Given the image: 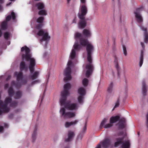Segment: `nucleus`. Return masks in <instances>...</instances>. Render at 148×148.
I'll use <instances>...</instances> for the list:
<instances>
[{"instance_id":"1","label":"nucleus","mask_w":148,"mask_h":148,"mask_svg":"<svg viewBox=\"0 0 148 148\" xmlns=\"http://www.w3.org/2000/svg\"><path fill=\"white\" fill-rule=\"evenodd\" d=\"M71 88V85L69 83L64 85V89L61 93V97L60 100V105L62 106L60 110V113L62 117L66 118H71L76 116L75 112H67L66 110L76 111L79 107L77 103H71L70 101L66 100L67 97L69 94L68 90Z\"/></svg>"},{"instance_id":"2","label":"nucleus","mask_w":148,"mask_h":148,"mask_svg":"<svg viewBox=\"0 0 148 148\" xmlns=\"http://www.w3.org/2000/svg\"><path fill=\"white\" fill-rule=\"evenodd\" d=\"M21 50L22 52L25 51V54L23 53L22 54V60H25L29 62V67L31 73V78L32 80L37 78L38 75V72H35L33 74H32L34 71V67L36 65V61L35 59L32 57L31 54L29 53V49L25 46L22 47Z\"/></svg>"},{"instance_id":"3","label":"nucleus","mask_w":148,"mask_h":148,"mask_svg":"<svg viewBox=\"0 0 148 148\" xmlns=\"http://www.w3.org/2000/svg\"><path fill=\"white\" fill-rule=\"evenodd\" d=\"M74 38L76 40L73 49L72 50L70 55V59H73L76 56L75 51H79L81 48V46H85L89 42L88 39L83 38L82 35L78 32H76L74 35Z\"/></svg>"},{"instance_id":"4","label":"nucleus","mask_w":148,"mask_h":148,"mask_svg":"<svg viewBox=\"0 0 148 148\" xmlns=\"http://www.w3.org/2000/svg\"><path fill=\"white\" fill-rule=\"evenodd\" d=\"M86 49L87 52V60L89 63L86 65V69L87 70L86 72V76L87 77H88L91 73L93 69V66L91 64L92 62V59L91 57V52L93 51L94 47L93 45L90 42H89L86 45Z\"/></svg>"},{"instance_id":"5","label":"nucleus","mask_w":148,"mask_h":148,"mask_svg":"<svg viewBox=\"0 0 148 148\" xmlns=\"http://www.w3.org/2000/svg\"><path fill=\"white\" fill-rule=\"evenodd\" d=\"M118 135L121 136H122L116 139V141L115 143L114 146L117 147L119 145L122 144L121 147L122 148H130V144L129 140H127L123 141L124 138L126 136L125 134L121 132H120Z\"/></svg>"},{"instance_id":"6","label":"nucleus","mask_w":148,"mask_h":148,"mask_svg":"<svg viewBox=\"0 0 148 148\" xmlns=\"http://www.w3.org/2000/svg\"><path fill=\"white\" fill-rule=\"evenodd\" d=\"M14 74L16 77L17 82L16 83L14 81L12 82V86H15L16 88H18L21 87V85L25 84L27 82L26 80L23 78V73L21 72H16Z\"/></svg>"},{"instance_id":"7","label":"nucleus","mask_w":148,"mask_h":148,"mask_svg":"<svg viewBox=\"0 0 148 148\" xmlns=\"http://www.w3.org/2000/svg\"><path fill=\"white\" fill-rule=\"evenodd\" d=\"M37 34L38 36L42 37V38L40 40L41 44H42V42L43 41H45V47L47 44V41L49 40L50 38V37L48 35V32L44 30L41 29L38 31Z\"/></svg>"},{"instance_id":"8","label":"nucleus","mask_w":148,"mask_h":148,"mask_svg":"<svg viewBox=\"0 0 148 148\" xmlns=\"http://www.w3.org/2000/svg\"><path fill=\"white\" fill-rule=\"evenodd\" d=\"M72 64V62L71 60H69L67 64L68 67L64 71V75L66 76V77H64V80L65 82L70 80L71 79V70L70 67Z\"/></svg>"},{"instance_id":"9","label":"nucleus","mask_w":148,"mask_h":148,"mask_svg":"<svg viewBox=\"0 0 148 148\" xmlns=\"http://www.w3.org/2000/svg\"><path fill=\"white\" fill-rule=\"evenodd\" d=\"M87 11V8L86 5H80L79 12L78 14L79 18H85Z\"/></svg>"},{"instance_id":"10","label":"nucleus","mask_w":148,"mask_h":148,"mask_svg":"<svg viewBox=\"0 0 148 148\" xmlns=\"http://www.w3.org/2000/svg\"><path fill=\"white\" fill-rule=\"evenodd\" d=\"M12 17V19L14 20L15 19L16 16L14 13L12 12H11V15H8L6 18V21H4L2 23L1 25V28L3 30H5L6 29L7 26V21H9Z\"/></svg>"},{"instance_id":"11","label":"nucleus","mask_w":148,"mask_h":148,"mask_svg":"<svg viewBox=\"0 0 148 148\" xmlns=\"http://www.w3.org/2000/svg\"><path fill=\"white\" fill-rule=\"evenodd\" d=\"M143 9V8L141 7L137 9L134 12L136 20L139 23H141L143 21L142 18L140 13Z\"/></svg>"},{"instance_id":"12","label":"nucleus","mask_w":148,"mask_h":148,"mask_svg":"<svg viewBox=\"0 0 148 148\" xmlns=\"http://www.w3.org/2000/svg\"><path fill=\"white\" fill-rule=\"evenodd\" d=\"M111 143L110 140L109 139L107 138L101 142L99 144L100 145V146L101 145L103 147L106 148L108 147L110 145Z\"/></svg>"},{"instance_id":"13","label":"nucleus","mask_w":148,"mask_h":148,"mask_svg":"<svg viewBox=\"0 0 148 148\" xmlns=\"http://www.w3.org/2000/svg\"><path fill=\"white\" fill-rule=\"evenodd\" d=\"M107 119L106 118L104 119L101 122L99 126V128H101L103 127L105 128H107L112 127V123H111L110 122V123H108L105 125V123L107 122Z\"/></svg>"},{"instance_id":"14","label":"nucleus","mask_w":148,"mask_h":148,"mask_svg":"<svg viewBox=\"0 0 148 148\" xmlns=\"http://www.w3.org/2000/svg\"><path fill=\"white\" fill-rule=\"evenodd\" d=\"M75 136L74 132L71 130L68 131L67 136L68 137L65 139V141L69 142L71 141L74 137Z\"/></svg>"},{"instance_id":"15","label":"nucleus","mask_w":148,"mask_h":148,"mask_svg":"<svg viewBox=\"0 0 148 148\" xmlns=\"http://www.w3.org/2000/svg\"><path fill=\"white\" fill-rule=\"evenodd\" d=\"M78 24V27L79 29H83L84 28L86 25L87 22L85 18L79 19Z\"/></svg>"},{"instance_id":"16","label":"nucleus","mask_w":148,"mask_h":148,"mask_svg":"<svg viewBox=\"0 0 148 148\" xmlns=\"http://www.w3.org/2000/svg\"><path fill=\"white\" fill-rule=\"evenodd\" d=\"M44 7L45 5L43 3L39 2L36 3L33 6V10H34L35 9H36L40 10L44 9Z\"/></svg>"},{"instance_id":"17","label":"nucleus","mask_w":148,"mask_h":148,"mask_svg":"<svg viewBox=\"0 0 148 148\" xmlns=\"http://www.w3.org/2000/svg\"><path fill=\"white\" fill-rule=\"evenodd\" d=\"M140 28L142 30L144 31V36L145 37L144 41L145 43L148 42V34L147 32V29L143 26H140Z\"/></svg>"},{"instance_id":"18","label":"nucleus","mask_w":148,"mask_h":148,"mask_svg":"<svg viewBox=\"0 0 148 148\" xmlns=\"http://www.w3.org/2000/svg\"><path fill=\"white\" fill-rule=\"evenodd\" d=\"M78 121V120H76L70 122H66L64 123L65 127L66 128H68L72 125H75L77 123Z\"/></svg>"},{"instance_id":"19","label":"nucleus","mask_w":148,"mask_h":148,"mask_svg":"<svg viewBox=\"0 0 148 148\" xmlns=\"http://www.w3.org/2000/svg\"><path fill=\"white\" fill-rule=\"evenodd\" d=\"M20 69L21 71L24 70L27 71L28 69V67L26 65L25 62L23 61H22L20 63Z\"/></svg>"},{"instance_id":"20","label":"nucleus","mask_w":148,"mask_h":148,"mask_svg":"<svg viewBox=\"0 0 148 148\" xmlns=\"http://www.w3.org/2000/svg\"><path fill=\"white\" fill-rule=\"evenodd\" d=\"M113 83L111 82L107 88V92L109 94L113 93Z\"/></svg>"},{"instance_id":"21","label":"nucleus","mask_w":148,"mask_h":148,"mask_svg":"<svg viewBox=\"0 0 148 148\" xmlns=\"http://www.w3.org/2000/svg\"><path fill=\"white\" fill-rule=\"evenodd\" d=\"M78 94L82 96H84L86 94L85 89L82 87L79 88L78 90Z\"/></svg>"},{"instance_id":"22","label":"nucleus","mask_w":148,"mask_h":148,"mask_svg":"<svg viewBox=\"0 0 148 148\" xmlns=\"http://www.w3.org/2000/svg\"><path fill=\"white\" fill-rule=\"evenodd\" d=\"M125 121V119L124 118H122L120 120L119 123V126L120 128L122 129L124 128L125 127L124 123Z\"/></svg>"},{"instance_id":"23","label":"nucleus","mask_w":148,"mask_h":148,"mask_svg":"<svg viewBox=\"0 0 148 148\" xmlns=\"http://www.w3.org/2000/svg\"><path fill=\"white\" fill-rule=\"evenodd\" d=\"M119 119V117L118 116L111 117L110 119V122L111 123H114Z\"/></svg>"},{"instance_id":"24","label":"nucleus","mask_w":148,"mask_h":148,"mask_svg":"<svg viewBox=\"0 0 148 148\" xmlns=\"http://www.w3.org/2000/svg\"><path fill=\"white\" fill-rule=\"evenodd\" d=\"M143 50H142L141 52L140 56V58L139 66L140 67L142 66L143 64Z\"/></svg>"},{"instance_id":"25","label":"nucleus","mask_w":148,"mask_h":148,"mask_svg":"<svg viewBox=\"0 0 148 148\" xmlns=\"http://www.w3.org/2000/svg\"><path fill=\"white\" fill-rule=\"evenodd\" d=\"M37 128L36 127L34 130L33 134L32 135V142L34 143L35 142L36 139L37 135Z\"/></svg>"},{"instance_id":"26","label":"nucleus","mask_w":148,"mask_h":148,"mask_svg":"<svg viewBox=\"0 0 148 148\" xmlns=\"http://www.w3.org/2000/svg\"><path fill=\"white\" fill-rule=\"evenodd\" d=\"M83 34L86 37H90L91 34L90 31L87 29H84L83 31Z\"/></svg>"},{"instance_id":"27","label":"nucleus","mask_w":148,"mask_h":148,"mask_svg":"<svg viewBox=\"0 0 148 148\" xmlns=\"http://www.w3.org/2000/svg\"><path fill=\"white\" fill-rule=\"evenodd\" d=\"M147 86L145 83L143 82L142 84V92L143 94V95H145L147 91Z\"/></svg>"},{"instance_id":"28","label":"nucleus","mask_w":148,"mask_h":148,"mask_svg":"<svg viewBox=\"0 0 148 148\" xmlns=\"http://www.w3.org/2000/svg\"><path fill=\"white\" fill-rule=\"evenodd\" d=\"M22 95V92L20 91H18L14 95V98L16 99H19Z\"/></svg>"},{"instance_id":"29","label":"nucleus","mask_w":148,"mask_h":148,"mask_svg":"<svg viewBox=\"0 0 148 148\" xmlns=\"http://www.w3.org/2000/svg\"><path fill=\"white\" fill-rule=\"evenodd\" d=\"M114 62L115 65V67L117 70L118 73H119V67L118 65V58L116 57L115 56L114 57Z\"/></svg>"},{"instance_id":"30","label":"nucleus","mask_w":148,"mask_h":148,"mask_svg":"<svg viewBox=\"0 0 148 148\" xmlns=\"http://www.w3.org/2000/svg\"><path fill=\"white\" fill-rule=\"evenodd\" d=\"M38 14L40 15H47V12L44 9L40 10L38 12Z\"/></svg>"},{"instance_id":"31","label":"nucleus","mask_w":148,"mask_h":148,"mask_svg":"<svg viewBox=\"0 0 148 148\" xmlns=\"http://www.w3.org/2000/svg\"><path fill=\"white\" fill-rule=\"evenodd\" d=\"M83 96H79L77 98V100L78 102L79 103L82 104L83 103L84 100V97H83Z\"/></svg>"},{"instance_id":"32","label":"nucleus","mask_w":148,"mask_h":148,"mask_svg":"<svg viewBox=\"0 0 148 148\" xmlns=\"http://www.w3.org/2000/svg\"><path fill=\"white\" fill-rule=\"evenodd\" d=\"M8 93L10 97H12L14 94V91L12 87L10 88L8 91Z\"/></svg>"},{"instance_id":"33","label":"nucleus","mask_w":148,"mask_h":148,"mask_svg":"<svg viewBox=\"0 0 148 148\" xmlns=\"http://www.w3.org/2000/svg\"><path fill=\"white\" fill-rule=\"evenodd\" d=\"M83 85L84 86H87L88 84V80L86 78H84L82 80Z\"/></svg>"},{"instance_id":"34","label":"nucleus","mask_w":148,"mask_h":148,"mask_svg":"<svg viewBox=\"0 0 148 148\" xmlns=\"http://www.w3.org/2000/svg\"><path fill=\"white\" fill-rule=\"evenodd\" d=\"M44 19V18L43 17L40 16L37 19V22L38 23H42L43 20Z\"/></svg>"},{"instance_id":"35","label":"nucleus","mask_w":148,"mask_h":148,"mask_svg":"<svg viewBox=\"0 0 148 148\" xmlns=\"http://www.w3.org/2000/svg\"><path fill=\"white\" fill-rule=\"evenodd\" d=\"M120 103V101L119 99H118L116 102L115 103V105L114 107V108L112 110L113 111L115 108H116L117 107H118Z\"/></svg>"},{"instance_id":"36","label":"nucleus","mask_w":148,"mask_h":148,"mask_svg":"<svg viewBox=\"0 0 148 148\" xmlns=\"http://www.w3.org/2000/svg\"><path fill=\"white\" fill-rule=\"evenodd\" d=\"M10 35L9 33L6 32L4 34V37L5 39H7L10 37Z\"/></svg>"},{"instance_id":"37","label":"nucleus","mask_w":148,"mask_h":148,"mask_svg":"<svg viewBox=\"0 0 148 148\" xmlns=\"http://www.w3.org/2000/svg\"><path fill=\"white\" fill-rule=\"evenodd\" d=\"M123 53L125 56H126L127 55V52L126 51V48L125 46L124 45L123 46Z\"/></svg>"},{"instance_id":"38","label":"nucleus","mask_w":148,"mask_h":148,"mask_svg":"<svg viewBox=\"0 0 148 148\" xmlns=\"http://www.w3.org/2000/svg\"><path fill=\"white\" fill-rule=\"evenodd\" d=\"M80 5H86V0H80Z\"/></svg>"},{"instance_id":"39","label":"nucleus","mask_w":148,"mask_h":148,"mask_svg":"<svg viewBox=\"0 0 148 148\" xmlns=\"http://www.w3.org/2000/svg\"><path fill=\"white\" fill-rule=\"evenodd\" d=\"M42 26V25L41 24H38L36 26V28L37 29H40Z\"/></svg>"},{"instance_id":"40","label":"nucleus","mask_w":148,"mask_h":148,"mask_svg":"<svg viewBox=\"0 0 148 148\" xmlns=\"http://www.w3.org/2000/svg\"><path fill=\"white\" fill-rule=\"evenodd\" d=\"M146 126L148 128V113L147 114L146 116Z\"/></svg>"},{"instance_id":"41","label":"nucleus","mask_w":148,"mask_h":148,"mask_svg":"<svg viewBox=\"0 0 148 148\" xmlns=\"http://www.w3.org/2000/svg\"><path fill=\"white\" fill-rule=\"evenodd\" d=\"M86 127H87V125L86 123H85L84 126L83 128V130H82V132H85L86 130Z\"/></svg>"},{"instance_id":"42","label":"nucleus","mask_w":148,"mask_h":148,"mask_svg":"<svg viewBox=\"0 0 148 148\" xmlns=\"http://www.w3.org/2000/svg\"><path fill=\"white\" fill-rule=\"evenodd\" d=\"M77 21L76 17H75L72 21V23H76Z\"/></svg>"},{"instance_id":"43","label":"nucleus","mask_w":148,"mask_h":148,"mask_svg":"<svg viewBox=\"0 0 148 148\" xmlns=\"http://www.w3.org/2000/svg\"><path fill=\"white\" fill-rule=\"evenodd\" d=\"M3 127L2 126H0V132H3Z\"/></svg>"},{"instance_id":"44","label":"nucleus","mask_w":148,"mask_h":148,"mask_svg":"<svg viewBox=\"0 0 148 148\" xmlns=\"http://www.w3.org/2000/svg\"><path fill=\"white\" fill-rule=\"evenodd\" d=\"M140 44L142 46V47L143 49H144L145 47V46L144 43L142 42H141Z\"/></svg>"},{"instance_id":"45","label":"nucleus","mask_w":148,"mask_h":148,"mask_svg":"<svg viewBox=\"0 0 148 148\" xmlns=\"http://www.w3.org/2000/svg\"><path fill=\"white\" fill-rule=\"evenodd\" d=\"M9 85L8 84H6L4 86L5 89H6L8 88Z\"/></svg>"},{"instance_id":"46","label":"nucleus","mask_w":148,"mask_h":148,"mask_svg":"<svg viewBox=\"0 0 148 148\" xmlns=\"http://www.w3.org/2000/svg\"><path fill=\"white\" fill-rule=\"evenodd\" d=\"M40 82V81L39 80H37L35 81H34V82H32V84H34L35 83L37 82Z\"/></svg>"},{"instance_id":"47","label":"nucleus","mask_w":148,"mask_h":148,"mask_svg":"<svg viewBox=\"0 0 148 148\" xmlns=\"http://www.w3.org/2000/svg\"><path fill=\"white\" fill-rule=\"evenodd\" d=\"M10 77H11L10 75H8L6 79V80L7 81L9 80L10 78Z\"/></svg>"},{"instance_id":"48","label":"nucleus","mask_w":148,"mask_h":148,"mask_svg":"<svg viewBox=\"0 0 148 148\" xmlns=\"http://www.w3.org/2000/svg\"><path fill=\"white\" fill-rule=\"evenodd\" d=\"M96 148H100V146L99 144H98L96 147Z\"/></svg>"},{"instance_id":"49","label":"nucleus","mask_w":148,"mask_h":148,"mask_svg":"<svg viewBox=\"0 0 148 148\" xmlns=\"http://www.w3.org/2000/svg\"><path fill=\"white\" fill-rule=\"evenodd\" d=\"M8 126V125L7 124H5L4 127H7Z\"/></svg>"},{"instance_id":"50","label":"nucleus","mask_w":148,"mask_h":148,"mask_svg":"<svg viewBox=\"0 0 148 148\" xmlns=\"http://www.w3.org/2000/svg\"><path fill=\"white\" fill-rule=\"evenodd\" d=\"M3 3V0H0V3Z\"/></svg>"},{"instance_id":"51","label":"nucleus","mask_w":148,"mask_h":148,"mask_svg":"<svg viewBox=\"0 0 148 148\" xmlns=\"http://www.w3.org/2000/svg\"><path fill=\"white\" fill-rule=\"evenodd\" d=\"M11 3H12V2H10V3H8L6 5H7V6L9 5L10 4H11Z\"/></svg>"},{"instance_id":"52","label":"nucleus","mask_w":148,"mask_h":148,"mask_svg":"<svg viewBox=\"0 0 148 148\" xmlns=\"http://www.w3.org/2000/svg\"><path fill=\"white\" fill-rule=\"evenodd\" d=\"M67 1V3L68 4H69V3H70L71 0H66Z\"/></svg>"},{"instance_id":"53","label":"nucleus","mask_w":148,"mask_h":148,"mask_svg":"<svg viewBox=\"0 0 148 148\" xmlns=\"http://www.w3.org/2000/svg\"><path fill=\"white\" fill-rule=\"evenodd\" d=\"M2 35V32L1 30L0 29V37Z\"/></svg>"},{"instance_id":"54","label":"nucleus","mask_w":148,"mask_h":148,"mask_svg":"<svg viewBox=\"0 0 148 148\" xmlns=\"http://www.w3.org/2000/svg\"><path fill=\"white\" fill-rule=\"evenodd\" d=\"M2 8V6L0 5V10H1Z\"/></svg>"},{"instance_id":"55","label":"nucleus","mask_w":148,"mask_h":148,"mask_svg":"<svg viewBox=\"0 0 148 148\" xmlns=\"http://www.w3.org/2000/svg\"><path fill=\"white\" fill-rule=\"evenodd\" d=\"M80 136V135H79L78 136V138L79 139V137Z\"/></svg>"},{"instance_id":"56","label":"nucleus","mask_w":148,"mask_h":148,"mask_svg":"<svg viewBox=\"0 0 148 148\" xmlns=\"http://www.w3.org/2000/svg\"><path fill=\"white\" fill-rule=\"evenodd\" d=\"M10 0V1H14V0Z\"/></svg>"},{"instance_id":"57","label":"nucleus","mask_w":148,"mask_h":148,"mask_svg":"<svg viewBox=\"0 0 148 148\" xmlns=\"http://www.w3.org/2000/svg\"><path fill=\"white\" fill-rule=\"evenodd\" d=\"M2 77V76H1L0 77V78H1Z\"/></svg>"},{"instance_id":"58","label":"nucleus","mask_w":148,"mask_h":148,"mask_svg":"<svg viewBox=\"0 0 148 148\" xmlns=\"http://www.w3.org/2000/svg\"><path fill=\"white\" fill-rule=\"evenodd\" d=\"M112 72L113 74L114 75V73H113V71H112Z\"/></svg>"},{"instance_id":"59","label":"nucleus","mask_w":148,"mask_h":148,"mask_svg":"<svg viewBox=\"0 0 148 148\" xmlns=\"http://www.w3.org/2000/svg\"><path fill=\"white\" fill-rule=\"evenodd\" d=\"M65 148H69V147H66Z\"/></svg>"},{"instance_id":"60","label":"nucleus","mask_w":148,"mask_h":148,"mask_svg":"<svg viewBox=\"0 0 148 148\" xmlns=\"http://www.w3.org/2000/svg\"><path fill=\"white\" fill-rule=\"evenodd\" d=\"M113 1L114 0H112Z\"/></svg>"}]
</instances>
